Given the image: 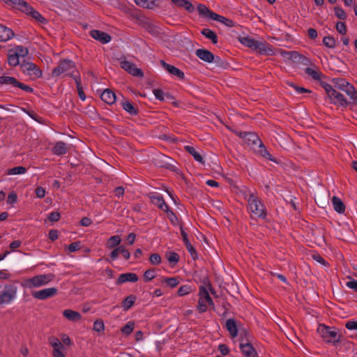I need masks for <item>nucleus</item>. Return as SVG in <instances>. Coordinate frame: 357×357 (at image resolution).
Returning <instances> with one entry per match:
<instances>
[{
  "mask_svg": "<svg viewBox=\"0 0 357 357\" xmlns=\"http://www.w3.org/2000/svg\"><path fill=\"white\" fill-rule=\"evenodd\" d=\"M317 332L325 342L332 343L333 345L340 342L342 337L341 334H338L335 330H333L331 327L324 324H320L318 326Z\"/></svg>",
  "mask_w": 357,
  "mask_h": 357,
  "instance_id": "nucleus-1",
  "label": "nucleus"
},
{
  "mask_svg": "<svg viewBox=\"0 0 357 357\" xmlns=\"http://www.w3.org/2000/svg\"><path fill=\"white\" fill-rule=\"evenodd\" d=\"M153 163L158 167L165 168L172 172H177L178 170L174 165L176 163V161L161 153H158L154 156Z\"/></svg>",
  "mask_w": 357,
  "mask_h": 357,
  "instance_id": "nucleus-2",
  "label": "nucleus"
},
{
  "mask_svg": "<svg viewBox=\"0 0 357 357\" xmlns=\"http://www.w3.org/2000/svg\"><path fill=\"white\" fill-rule=\"evenodd\" d=\"M248 204L252 213L257 218H264L266 213L264 207L258 198L253 194H250Z\"/></svg>",
  "mask_w": 357,
  "mask_h": 357,
  "instance_id": "nucleus-3",
  "label": "nucleus"
},
{
  "mask_svg": "<svg viewBox=\"0 0 357 357\" xmlns=\"http://www.w3.org/2000/svg\"><path fill=\"white\" fill-rule=\"evenodd\" d=\"M54 279L52 274H42L29 278L26 281V286L29 288L39 287L47 284Z\"/></svg>",
  "mask_w": 357,
  "mask_h": 357,
  "instance_id": "nucleus-4",
  "label": "nucleus"
},
{
  "mask_svg": "<svg viewBox=\"0 0 357 357\" xmlns=\"http://www.w3.org/2000/svg\"><path fill=\"white\" fill-rule=\"evenodd\" d=\"M17 287L13 284H6L3 291L0 293V305L10 303L16 296Z\"/></svg>",
  "mask_w": 357,
  "mask_h": 357,
  "instance_id": "nucleus-5",
  "label": "nucleus"
},
{
  "mask_svg": "<svg viewBox=\"0 0 357 357\" xmlns=\"http://www.w3.org/2000/svg\"><path fill=\"white\" fill-rule=\"evenodd\" d=\"M20 68L24 73H26L34 79L42 76V71L38 66L25 59H22L21 61Z\"/></svg>",
  "mask_w": 357,
  "mask_h": 357,
  "instance_id": "nucleus-6",
  "label": "nucleus"
},
{
  "mask_svg": "<svg viewBox=\"0 0 357 357\" xmlns=\"http://www.w3.org/2000/svg\"><path fill=\"white\" fill-rule=\"evenodd\" d=\"M0 84H5V85H10L13 87H18L26 92H33V89L23 84V83H21L16 78L13 77H10V76H1L0 77Z\"/></svg>",
  "mask_w": 357,
  "mask_h": 357,
  "instance_id": "nucleus-7",
  "label": "nucleus"
},
{
  "mask_svg": "<svg viewBox=\"0 0 357 357\" xmlns=\"http://www.w3.org/2000/svg\"><path fill=\"white\" fill-rule=\"evenodd\" d=\"M120 65L121 68L131 75L138 77H144L143 71L140 68H137L135 64L128 61H123L121 62Z\"/></svg>",
  "mask_w": 357,
  "mask_h": 357,
  "instance_id": "nucleus-8",
  "label": "nucleus"
},
{
  "mask_svg": "<svg viewBox=\"0 0 357 357\" xmlns=\"http://www.w3.org/2000/svg\"><path fill=\"white\" fill-rule=\"evenodd\" d=\"M57 291L58 290L56 287H50L33 291L31 294L36 299L45 300L54 296Z\"/></svg>",
  "mask_w": 357,
  "mask_h": 357,
  "instance_id": "nucleus-9",
  "label": "nucleus"
},
{
  "mask_svg": "<svg viewBox=\"0 0 357 357\" xmlns=\"http://www.w3.org/2000/svg\"><path fill=\"white\" fill-rule=\"evenodd\" d=\"M149 198L151 199V202L157 206L160 209L166 212L167 213L172 214V216L175 217V214L169 209L168 205L165 202L163 197L160 195H156L154 194L149 195Z\"/></svg>",
  "mask_w": 357,
  "mask_h": 357,
  "instance_id": "nucleus-10",
  "label": "nucleus"
},
{
  "mask_svg": "<svg viewBox=\"0 0 357 357\" xmlns=\"http://www.w3.org/2000/svg\"><path fill=\"white\" fill-rule=\"evenodd\" d=\"M75 67L74 62L69 59H64L60 61L59 66L52 70V76L57 77L70 68Z\"/></svg>",
  "mask_w": 357,
  "mask_h": 357,
  "instance_id": "nucleus-11",
  "label": "nucleus"
},
{
  "mask_svg": "<svg viewBox=\"0 0 357 357\" xmlns=\"http://www.w3.org/2000/svg\"><path fill=\"white\" fill-rule=\"evenodd\" d=\"M90 35L93 38H94L96 40H98L102 44L108 43L112 39V37L109 34L99 30L91 31Z\"/></svg>",
  "mask_w": 357,
  "mask_h": 357,
  "instance_id": "nucleus-12",
  "label": "nucleus"
},
{
  "mask_svg": "<svg viewBox=\"0 0 357 357\" xmlns=\"http://www.w3.org/2000/svg\"><path fill=\"white\" fill-rule=\"evenodd\" d=\"M161 66L170 74L178 77V78L183 79L185 78V75L183 71L176 67L168 64L164 60H160V61Z\"/></svg>",
  "mask_w": 357,
  "mask_h": 357,
  "instance_id": "nucleus-13",
  "label": "nucleus"
},
{
  "mask_svg": "<svg viewBox=\"0 0 357 357\" xmlns=\"http://www.w3.org/2000/svg\"><path fill=\"white\" fill-rule=\"evenodd\" d=\"M195 54L199 59L207 63H212L215 59L214 54L206 49L197 50Z\"/></svg>",
  "mask_w": 357,
  "mask_h": 357,
  "instance_id": "nucleus-14",
  "label": "nucleus"
},
{
  "mask_svg": "<svg viewBox=\"0 0 357 357\" xmlns=\"http://www.w3.org/2000/svg\"><path fill=\"white\" fill-rule=\"evenodd\" d=\"M180 229H181V234L183 237V240L184 241L185 247H186L188 251L190 253L192 259L194 260H195L197 258V252H196L195 249L193 248V246L190 244V243L188 238V235H187L186 232L185 231V230L183 229V227L182 225L180 226Z\"/></svg>",
  "mask_w": 357,
  "mask_h": 357,
  "instance_id": "nucleus-15",
  "label": "nucleus"
},
{
  "mask_svg": "<svg viewBox=\"0 0 357 357\" xmlns=\"http://www.w3.org/2000/svg\"><path fill=\"white\" fill-rule=\"evenodd\" d=\"M240 349L245 357H259L255 349L250 342H241Z\"/></svg>",
  "mask_w": 357,
  "mask_h": 357,
  "instance_id": "nucleus-16",
  "label": "nucleus"
},
{
  "mask_svg": "<svg viewBox=\"0 0 357 357\" xmlns=\"http://www.w3.org/2000/svg\"><path fill=\"white\" fill-rule=\"evenodd\" d=\"M23 13L31 16L37 22L41 24H45L47 21L46 19L43 17L39 12L35 10L29 3L27 4V8L24 10Z\"/></svg>",
  "mask_w": 357,
  "mask_h": 357,
  "instance_id": "nucleus-17",
  "label": "nucleus"
},
{
  "mask_svg": "<svg viewBox=\"0 0 357 357\" xmlns=\"http://www.w3.org/2000/svg\"><path fill=\"white\" fill-rule=\"evenodd\" d=\"M328 98L331 100V102L334 104H340L342 106H346L349 104L344 96L337 92L335 89L334 90V92L328 96Z\"/></svg>",
  "mask_w": 357,
  "mask_h": 357,
  "instance_id": "nucleus-18",
  "label": "nucleus"
},
{
  "mask_svg": "<svg viewBox=\"0 0 357 357\" xmlns=\"http://www.w3.org/2000/svg\"><path fill=\"white\" fill-rule=\"evenodd\" d=\"M244 142L252 149H255L261 140L255 132H248Z\"/></svg>",
  "mask_w": 357,
  "mask_h": 357,
  "instance_id": "nucleus-19",
  "label": "nucleus"
},
{
  "mask_svg": "<svg viewBox=\"0 0 357 357\" xmlns=\"http://www.w3.org/2000/svg\"><path fill=\"white\" fill-rule=\"evenodd\" d=\"M137 280L138 276L136 273H127L120 275L116 283L119 285L126 282H135Z\"/></svg>",
  "mask_w": 357,
  "mask_h": 357,
  "instance_id": "nucleus-20",
  "label": "nucleus"
},
{
  "mask_svg": "<svg viewBox=\"0 0 357 357\" xmlns=\"http://www.w3.org/2000/svg\"><path fill=\"white\" fill-rule=\"evenodd\" d=\"M7 5L12 6L13 8L17 9L21 12L27 8L28 3L24 0H2Z\"/></svg>",
  "mask_w": 357,
  "mask_h": 357,
  "instance_id": "nucleus-21",
  "label": "nucleus"
},
{
  "mask_svg": "<svg viewBox=\"0 0 357 357\" xmlns=\"http://www.w3.org/2000/svg\"><path fill=\"white\" fill-rule=\"evenodd\" d=\"M254 50L259 52L260 54H264L266 55L273 54V50L271 48V45H266L259 41H257Z\"/></svg>",
  "mask_w": 357,
  "mask_h": 357,
  "instance_id": "nucleus-22",
  "label": "nucleus"
},
{
  "mask_svg": "<svg viewBox=\"0 0 357 357\" xmlns=\"http://www.w3.org/2000/svg\"><path fill=\"white\" fill-rule=\"evenodd\" d=\"M68 151L67 144L61 141L56 142L54 146L52 148V153L56 155H61L66 154Z\"/></svg>",
  "mask_w": 357,
  "mask_h": 357,
  "instance_id": "nucleus-23",
  "label": "nucleus"
},
{
  "mask_svg": "<svg viewBox=\"0 0 357 357\" xmlns=\"http://www.w3.org/2000/svg\"><path fill=\"white\" fill-rule=\"evenodd\" d=\"M100 98L105 102L112 105L115 102L116 97V94L111 89H107L102 93Z\"/></svg>",
  "mask_w": 357,
  "mask_h": 357,
  "instance_id": "nucleus-24",
  "label": "nucleus"
},
{
  "mask_svg": "<svg viewBox=\"0 0 357 357\" xmlns=\"http://www.w3.org/2000/svg\"><path fill=\"white\" fill-rule=\"evenodd\" d=\"M258 149H254L256 152L260 154L262 157L268 159L271 161H273L277 162L276 160L272 157L268 151L266 149V146L263 144L262 142H259V144L257 145Z\"/></svg>",
  "mask_w": 357,
  "mask_h": 357,
  "instance_id": "nucleus-25",
  "label": "nucleus"
},
{
  "mask_svg": "<svg viewBox=\"0 0 357 357\" xmlns=\"http://www.w3.org/2000/svg\"><path fill=\"white\" fill-rule=\"evenodd\" d=\"M14 36L13 31L0 24V41H7Z\"/></svg>",
  "mask_w": 357,
  "mask_h": 357,
  "instance_id": "nucleus-26",
  "label": "nucleus"
},
{
  "mask_svg": "<svg viewBox=\"0 0 357 357\" xmlns=\"http://www.w3.org/2000/svg\"><path fill=\"white\" fill-rule=\"evenodd\" d=\"M176 6L184 8L188 12L192 13L195 10L193 5L187 0H172Z\"/></svg>",
  "mask_w": 357,
  "mask_h": 357,
  "instance_id": "nucleus-27",
  "label": "nucleus"
},
{
  "mask_svg": "<svg viewBox=\"0 0 357 357\" xmlns=\"http://www.w3.org/2000/svg\"><path fill=\"white\" fill-rule=\"evenodd\" d=\"M226 328L229 331L232 337H235L238 335V329L236 321L234 319H229L226 321Z\"/></svg>",
  "mask_w": 357,
  "mask_h": 357,
  "instance_id": "nucleus-28",
  "label": "nucleus"
},
{
  "mask_svg": "<svg viewBox=\"0 0 357 357\" xmlns=\"http://www.w3.org/2000/svg\"><path fill=\"white\" fill-rule=\"evenodd\" d=\"M63 315L69 321H77L81 319V314L76 311L72 310H65L63 312Z\"/></svg>",
  "mask_w": 357,
  "mask_h": 357,
  "instance_id": "nucleus-29",
  "label": "nucleus"
},
{
  "mask_svg": "<svg viewBox=\"0 0 357 357\" xmlns=\"http://www.w3.org/2000/svg\"><path fill=\"white\" fill-rule=\"evenodd\" d=\"M20 59V58L17 56V53L14 52L13 49H11L8 51V63L10 66H16L17 65H20L21 62Z\"/></svg>",
  "mask_w": 357,
  "mask_h": 357,
  "instance_id": "nucleus-30",
  "label": "nucleus"
},
{
  "mask_svg": "<svg viewBox=\"0 0 357 357\" xmlns=\"http://www.w3.org/2000/svg\"><path fill=\"white\" fill-rule=\"evenodd\" d=\"M332 203L335 211L339 213H343L345 211V206L342 201L337 197L334 196L332 198Z\"/></svg>",
  "mask_w": 357,
  "mask_h": 357,
  "instance_id": "nucleus-31",
  "label": "nucleus"
},
{
  "mask_svg": "<svg viewBox=\"0 0 357 357\" xmlns=\"http://www.w3.org/2000/svg\"><path fill=\"white\" fill-rule=\"evenodd\" d=\"M211 19L220 22L229 27H232L234 25L231 20L226 18L216 13H211Z\"/></svg>",
  "mask_w": 357,
  "mask_h": 357,
  "instance_id": "nucleus-32",
  "label": "nucleus"
},
{
  "mask_svg": "<svg viewBox=\"0 0 357 357\" xmlns=\"http://www.w3.org/2000/svg\"><path fill=\"white\" fill-rule=\"evenodd\" d=\"M185 150L189 153L191 155L193 156L194 159L200 162V163H202L204 164V158L195 149L194 147L192 146H185Z\"/></svg>",
  "mask_w": 357,
  "mask_h": 357,
  "instance_id": "nucleus-33",
  "label": "nucleus"
},
{
  "mask_svg": "<svg viewBox=\"0 0 357 357\" xmlns=\"http://www.w3.org/2000/svg\"><path fill=\"white\" fill-rule=\"evenodd\" d=\"M121 242V237L118 235L111 236L107 243L106 248L108 249L116 248Z\"/></svg>",
  "mask_w": 357,
  "mask_h": 357,
  "instance_id": "nucleus-34",
  "label": "nucleus"
},
{
  "mask_svg": "<svg viewBox=\"0 0 357 357\" xmlns=\"http://www.w3.org/2000/svg\"><path fill=\"white\" fill-rule=\"evenodd\" d=\"M201 33L206 38L211 40V42L213 44L218 43V36H217V34L213 31H212L211 29L206 28V29H204L201 31Z\"/></svg>",
  "mask_w": 357,
  "mask_h": 357,
  "instance_id": "nucleus-35",
  "label": "nucleus"
},
{
  "mask_svg": "<svg viewBox=\"0 0 357 357\" xmlns=\"http://www.w3.org/2000/svg\"><path fill=\"white\" fill-rule=\"evenodd\" d=\"M199 298H203L206 300L208 304V305H213V303L212 298L210 297L208 290L204 286H201L199 287Z\"/></svg>",
  "mask_w": 357,
  "mask_h": 357,
  "instance_id": "nucleus-36",
  "label": "nucleus"
},
{
  "mask_svg": "<svg viewBox=\"0 0 357 357\" xmlns=\"http://www.w3.org/2000/svg\"><path fill=\"white\" fill-rule=\"evenodd\" d=\"M280 53L282 56L287 58L294 62H296V59H298L300 56V54L296 51L286 52L284 50H280Z\"/></svg>",
  "mask_w": 357,
  "mask_h": 357,
  "instance_id": "nucleus-37",
  "label": "nucleus"
},
{
  "mask_svg": "<svg viewBox=\"0 0 357 357\" xmlns=\"http://www.w3.org/2000/svg\"><path fill=\"white\" fill-rule=\"evenodd\" d=\"M305 73L314 80H320L322 77V73L320 71L311 68H306Z\"/></svg>",
  "mask_w": 357,
  "mask_h": 357,
  "instance_id": "nucleus-38",
  "label": "nucleus"
},
{
  "mask_svg": "<svg viewBox=\"0 0 357 357\" xmlns=\"http://www.w3.org/2000/svg\"><path fill=\"white\" fill-rule=\"evenodd\" d=\"M122 107L124 110L128 112L131 115H136L137 114V109L135 108L132 104L128 100H124L121 103Z\"/></svg>",
  "mask_w": 357,
  "mask_h": 357,
  "instance_id": "nucleus-39",
  "label": "nucleus"
},
{
  "mask_svg": "<svg viewBox=\"0 0 357 357\" xmlns=\"http://www.w3.org/2000/svg\"><path fill=\"white\" fill-rule=\"evenodd\" d=\"M136 297L134 295L127 296L122 302V306L125 310H128L135 303Z\"/></svg>",
  "mask_w": 357,
  "mask_h": 357,
  "instance_id": "nucleus-40",
  "label": "nucleus"
},
{
  "mask_svg": "<svg viewBox=\"0 0 357 357\" xmlns=\"http://www.w3.org/2000/svg\"><path fill=\"white\" fill-rule=\"evenodd\" d=\"M333 82L335 84L334 87L342 91H344L349 84L347 81L342 78L333 79Z\"/></svg>",
  "mask_w": 357,
  "mask_h": 357,
  "instance_id": "nucleus-41",
  "label": "nucleus"
},
{
  "mask_svg": "<svg viewBox=\"0 0 357 357\" xmlns=\"http://www.w3.org/2000/svg\"><path fill=\"white\" fill-rule=\"evenodd\" d=\"M26 172V169L24 167L17 166L11 169H8L6 174L8 175H17L24 174Z\"/></svg>",
  "mask_w": 357,
  "mask_h": 357,
  "instance_id": "nucleus-42",
  "label": "nucleus"
},
{
  "mask_svg": "<svg viewBox=\"0 0 357 357\" xmlns=\"http://www.w3.org/2000/svg\"><path fill=\"white\" fill-rule=\"evenodd\" d=\"M239 40L243 45H244L248 47H250L253 50L257 43V40H255V39L251 38L250 37L240 38Z\"/></svg>",
  "mask_w": 357,
  "mask_h": 357,
  "instance_id": "nucleus-43",
  "label": "nucleus"
},
{
  "mask_svg": "<svg viewBox=\"0 0 357 357\" xmlns=\"http://www.w3.org/2000/svg\"><path fill=\"white\" fill-rule=\"evenodd\" d=\"M323 44L328 48H335L336 47V40L331 36H325L323 38Z\"/></svg>",
  "mask_w": 357,
  "mask_h": 357,
  "instance_id": "nucleus-44",
  "label": "nucleus"
},
{
  "mask_svg": "<svg viewBox=\"0 0 357 357\" xmlns=\"http://www.w3.org/2000/svg\"><path fill=\"white\" fill-rule=\"evenodd\" d=\"M197 10L199 14L203 16H207L211 19V13H214L211 11L205 5L199 4L197 6Z\"/></svg>",
  "mask_w": 357,
  "mask_h": 357,
  "instance_id": "nucleus-45",
  "label": "nucleus"
},
{
  "mask_svg": "<svg viewBox=\"0 0 357 357\" xmlns=\"http://www.w3.org/2000/svg\"><path fill=\"white\" fill-rule=\"evenodd\" d=\"M14 52L17 53L20 58H22L24 59V58L28 54L29 51L27 48L19 45L14 50Z\"/></svg>",
  "mask_w": 357,
  "mask_h": 357,
  "instance_id": "nucleus-46",
  "label": "nucleus"
},
{
  "mask_svg": "<svg viewBox=\"0 0 357 357\" xmlns=\"http://www.w3.org/2000/svg\"><path fill=\"white\" fill-rule=\"evenodd\" d=\"M134 327V322L128 321L123 327L121 328V331L125 335H128L132 332Z\"/></svg>",
  "mask_w": 357,
  "mask_h": 357,
  "instance_id": "nucleus-47",
  "label": "nucleus"
},
{
  "mask_svg": "<svg viewBox=\"0 0 357 357\" xmlns=\"http://www.w3.org/2000/svg\"><path fill=\"white\" fill-rule=\"evenodd\" d=\"M93 329L98 333H102L105 330V324L102 319H97L93 324Z\"/></svg>",
  "mask_w": 357,
  "mask_h": 357,
  "instance_id": "nucleus-48",
  "label": "nucleus"
},
{
  "mask_svg": "<svg viewBox=\"0 0 357 357\" xmlns=\"http://www.w3.org/2000/svg\"><path fill=\"white\" fill-rule=\"evenodd\" d=\"M334 13H335V15L337 18L342 20H344L347 19V14L342 8H340L338 6L335 7Z\"/></svg>",
  "mask_w": 357,
  "mask_h": 357,
  "instance_id": "nucleus-49",
  "label": "nucleus"
},
{
  "mask_svg": "<svg viewBox=\"0 0 357 357\" xmlns=\"http://www.w3.org/2000/svg\"><path fill=\"white\" fill-rule=\"evenodd\" d=\"M48 340L50 344L53 347V349L63 347V345L57 337L52 336L49 337Z\"/></svg>",
  "mask_w": 357,
  "mask_h": 357,
  "instance_id": "nucleus-50",
  "label": "nucleus"
},
{
  "mask_svg": "<svg viewBox=\"0 0 357 357\" xmlns=\"http://www.w3.org/2000/svg\"><path fill=\"white\" fill-rule=\"evenodd\" d=\"M169 287L174 288L179 284V280L177 278H167L163 280Z\"/></svg>",
  "mask_w": 357,
  "mask_h": 357,
  "instance_id": "nucleus-51",
  "label": "nucleus"
},
{
  "mask_svg": "<svg viewBox=\"0 0 357 357\" xmlns=\"http://www.w3.org/2000/svg\"><path fill=\"white\" fill-rule=\"evenodd\" d=\"M155 277H156V275L155 274V269H153V268L146 270L144 272V280L146 282L151 281L153 279H154Z\"/></svg>",
  "mask_w": 357,
  "mask_h": 357,
  "instance_id": "nucleus-52",
  "label": "nucleus"
},
{
  "mask_svg": "<svg viewBox=\"0 0 357 357\" xmlns=\"http://www.w3.org/2000/svg\"><path fill=\"white\" fill-rule=\"evenodd\" d=\"M149 261L153 265H158L161 263L162 259L159 254L153 253L150 255Z\"/></svg>",
  "mask_w": 357,
  "mask_h": 357,
  "instance_id": "nucleus-53",
  "label": "nucleus"
},
{
  "mask_svg": "<svg viewBox=\"0 0 357 357\" xmlns=\"http://www.w3.org/2000/svg\"><path fill=\"white\" fill-rule=\"evenodd\" d=\"M191 291V287L189 285H183L179 287L177 294L180 296L187 295Z\"/></svg>",
  "mask_w": 357,
  "mask_h": 357,
  "instance_id": "nucleus-54",
  "label": "nucleus"
},
{
  "mask_svg": "<svg viewBox=\"0 0 357 357\" xmlns=\"http://www.w3.org/2000/svg\"><path fill=\"white\" fill-rule=\"evenodd\" d=\"M336 30L340 34H346L347 29L344 22H337L335 25Z\"/></svg>",
  "mask_w": 357,
  "mask_h": 357,
  "instance_id": "nucleus-55",
  "label": "nucleus"
},
{
  "mask_svg": "<svg viewBox=\"0 0 357 357\" xmlns=\"http://www.w3.org/2000/svg\"><path fill=\"white\" fill-rule=\"evenodd\" d=\"M344 91L350 96L351 98H354L355 95L357 94V91L354 88V86L349 83L347 87L344 90Z\"/></svg>",
  "mask_w": 357,
  "mask_h": 357,
  "instance_id": "nucleus-56",
  "label": "nucleus"
},
{
  "mask_svg": "<svg viewBox=\"0 0 357 357\" xmlns=\"http://www.w3.org/2000/svg\"><path fill=\"white\" fill-rule=\"evenodd\" d=\"M207 301L203 298H199L198 301L197 309L199 312H204L207 310Z\"/></svg>",
  "mask_w": 357,
  "mask_h": 357,
  "instance_id": "nucleus-57",
  "label": "nucleus"
},
{
  "mask_svg": "<svg viewBox=\"0 0 357 357\" xmlns=\"http://www.w3.org/2000/svg\"><path fill=\"white\" fill-rule=\"evenodd\" d=\"M287 85L294 88L298 93H310L311 91L307 89H305L301 86H296L292 82H287Z\"/></svg>",
  "mask_w": 357,
  "mask_h": 357,
  "instance_id": "nucleus-58",
  "label": "nucleus"
},
{
  "mask_svg": "<svg viewBox=\"0 0 357 357\" xmlns=\"http://www.w3.org/2000/svg\"><path fill=\"white\" fill-rule=\"evenodd\" d=\"M213 62H214L218 67H222L223 68H227L229 66V63L219 56H215V59Z\"/></svg>",
  "mask_w": 357,
  "mask_h": 357,
  "instance_id": "nucleus-59",
  "label": "nucleus"
},
{
  "mask_svg": "<svg viewBox=\"0 0 357 357\" xmlns=\"http://www.w3.org/2000/svg\"><path fill=\"white\" fill-rule=\"evenodd\" d=\"M167 258L170 263L176 264L179 261V255L176 252H169Z\"/></svg>",
  "mask_w": 357,
  "mask_h": 357,
  "instance_id": "nucleus-60",
  "label": "nucleus"
},
{
  "mask_svg": "<svg viewBox=\"0 0 357 357\" xmlns=\"http://www.w3.org/2000/svg\"><path fill=\"white\" fill-rule=\"evenodd\" d=\"M153 93L158 100L160 101H163L165 100V94L162 89H155L153 90Z\"/></svg>",
  "mask_w": 357,
  "mask_h": 357,
  "instance_id": "nucleus-61",
  "label": "nucleus"
},
{
  "mask_svg": "<svg viewBox=\"0 0 357 357\" xmlns=\"http://www.w3.org/2000/svg\"><path fill=\"white\" fill-rule=\"evenodd\" d=\"M321 86L325 89L326 93H327L328 96H329L332 93L334 92L335 89L328 84L326 82H320Z\"/></svg>",
  "mask_w": 357,
  "mask_h": 357,
  "instance_id": "nucleus-62",
  "label": "nucleus"
},
{
  "mask_svg": "<svg viewBox=\"0 0 357 357\" xmlns=\"http://www.w3.org/2000/svg\"><path fill=\"white\" fill-rule=\"evenodd\" d=\"M296 63H302L305 66H308L311 63V61L308 58L300 54L299 58L296 59Z\"/></svg>",
  "mask_w": 357,
  "mask_h": 357,
  "instance_id": "nucleus-63",
  "label": "nucleus"
},
{
  "mask_svg": "<svg viewBox=\"0 0 357 357\" xmlns=\"http://www.w3.org/2000/svg\"><path fill=\"white\" fill-rule=\"evenodd\" d=\"M80 242L79 241H77V242H75V243H70L68 247V250L70 252H75L77 250H79L80 249Z\"/></svg>",
  "mask_w": 357,
  "mask_h": 357,
  "instance_id": "nucleus-64",
  "label": "nucleus"
}]
</instances>
